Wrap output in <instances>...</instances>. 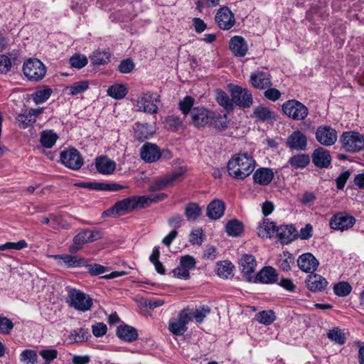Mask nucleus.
I'll list each match as a JSON object with an SVG mask.
<instances>
[{"label":"nucleus","mask_w":364,"mask_h":364,"mask_svg":"<svg viewBox=\"0 0 364 364\" xmlns=\"http://www.w3.org/2000/svg\"><path fill=\"white\" fill-rule=\"evenodd\" d=\"M11 68L10 58L5 55H0V73H7Z\"/></svg>","instance_id":"nucleus-62"},{"label":"nucleus","mask_w":364,"mask_h":364,"mask_svg":"<svg viewBox=\"0 0 364 364\" xmlns=\"http://www.w3.org/2000/svg\"><path fill=\"white\" fill-rule=\"evenodd\" d=\"M282 109L284 114L296 121H302L309 114L308 107L296 100L285 102L282 106Z\"/></svg>","instance_id":"nucleus-6"},{"label":"nucleus","mask_w":364,"mask_h":364,"mask_svg":"<svg viewBox=\"0 0 364 364\" xmlns=\"http://www.w3.org/2000/svg\"><path fill=\"white\" fill-rule=\"evenodd\" d=\"M16 120L18 127L21 129H26L30 125L36 122V119H34V117L28 113V111H26L22 114H18Z\"/></svg>","instance_id":"nucleus-47"},{"label":"nucleus","mask_w":364,"mask_h":364,"mask_svg":"<svg viewBox=\"0 0 364 364\" xmlns=\"http://www.w3.org/2000/svg\"><path fill=\"white\" fill-rule=\"evenodd\" d=\"M110 57L111 54L107 51L95 50L92 53L91 60L94 65H101L109 62Z\"/></svg>","instance_id":"nucleus-45"},{"label":"nucleus","mask_w":364,"mask_h":364,"mask_svg":"<svg viewBox=\"0 0 364 364\" xmlns=\"http://www.w3.org/2000/svg\"><path fill=\"white\" fill-rule=\"evenodd\" d=\"M210 311V309L208 306H203L196 309L194 311L188 313L191 315V320L195 318L198 323H201Z\"/></svg>","instance_id":"nucleus-52"},{"label":"nucleus","mask_w":364,"mask_h":364,"mask_svg":"<svg viewBox=\"0 0 364 364\" xmlns=\"http://www.w3.org/2000/svg\"><path fill=\"white\" fill-rule=\"evenodd\" d=\"M196 259L191 255H185L180 259V265L190 271L196 267Z\"/></svg>","instance_id":"nucleus-59"},{"label":"nucleus","mask_w":364,"mask_h":364,"mask_svg":"<svg viewBox=\"0 0 364 364\" xmlns=\"http://www.w3.org/2000/svg\"><path fill=\"white\" fill-rule=\"evenodd\" d=\"M250 82L255 88L262 90L267 88L264 92V96L267 99L273 100V88H270L272 83L269 75L262 72L252 73L250 76Z\"/></svg>","instance_id":"nucleus-14"},{"label":"nucleus","mask_w":364,"mask_h":364,"mask_svg":"<svg viewBox=\"0 0 364 364\" xmlns=\"http://www.w3.org/2000/svg\"><path fill=\"white\" fill-rule=\"evenodd\" d=\"M140 156L144 161L152 163L161 158V153L158 146L155 144L146 143L140 149Z\"/></svg>","instance_id":"nucleus-20"},{"label":"nucleus","mask_w":364,"mask_h":364,"mask_svg":"<svg viewBox=\"0 0 364 364\" xmlns=\"http://www.w3.org/2000/svg\"><path fill=\"white\" fill-rule=\"evenodd\" d=\"M217 274L223 279H228L232 276L233 266L228 261L220 262L217 264Z\"/></svg>","instance_id":"nucleus-42"},{"label":"nucleus","mask_w":364,"mask_h":364,"mask_svg":"<svg viewBox=\"0 0 364 364\" xmlns=\"http://www.w3.org/2000/svg\"><path fill=\"white\" fill-rule=\"evenodd\" d=\"M90 337L87 328H80L70 331L68 340L70 344L82 343L88 340Z\"/></svg>","instance_id":"nucleus-31"},{"label":"nucleus","mask_w":364,"mask_h":364,"mask_svg":"<svg viewBox=\"0 0 364 364\" xmlns=\"http://www.w3.org/2000/svg\"><path fill=\"white\" fill-rule=\"evenodd\" d=\"M165 127L171 130H176L182 124V120L179 117L171 115L164 119Z\"/></svg>","instance_id":"nucleus-53"},{"label":"nucleus","mask_w":364,"mask_h":364,"mask_svg":"<svg viewBox=\"0 0 364 364\" xmlns=\"http://www.w3.org/2000/svg\"><path fill=\"white\" fill-rule=\"evenodd\" d=\"M39 355L45 360L46 364H50L58 356L55 349H45L39 351Z\"/></svg>","instance_id":"nucleus-58"},{"label":"nucleus","mask_w":364,"mask_h":364,"mask_svg":"<svg viewBox=\"0 0 364 364\" xmlns=\"http://www.w3.org/2000/svg\"><path fill=\"white\" fill-rule=\"evenodd\" d=\"M314 164L320 168H328L331 164V156L328 150L318 147L312 154Z\"/></svg>","instance_id":"nucleus-21"},{"label":"nucleus","mask_w":364,"mask_h":364,"mask_svg":"<svg viewBox=\"0 0 364 364\" xmlns=\"http://www.w3.org/2000/svg\"><path fill=\"white\" fill-rule=\"evenodd\" d=\"M274 232H277V237L282 244H289L298 237L296 228L290 225H282L276 229L274 226Z\"/></svg>","instance_id":"nucleus-22"},{"label":"nucleus","mask_w":364,"mask_h":364,"mask_svg":"<svg viewBox=\"0 0 364 364\" xmlns=\"http://www.w3.org/2000/svg\"><path fill=\"white\" fill-rule=\"evenodd\" d=\"M285 144L291 150L305 151L308 146L307 136L301 131L296 130L287 138Z\"/></svg>","instance_id":"nucleus-15"},{"label":"nucleus","mask_w":364,"mask_h":364,"mask_svg":"<svg viewBox=\"0 0 364 364\" xmlns=\"http://www.w3.org/2000/svg\"><path fill=\"white\" fill-rule=\"evenodd\" d=\"M186 171V168L179 167L173 172L157 178L150 184L149 191H157L165 189L167 187L173 186L175 181L183 179Z\"/></svg>","instance_id":"nucleus-7"},{"label":"nucleus","mask_w":364,"mask_h":364,"mask_svg":"<svg viewBox=\"0 0 364 364\" xmlns=\"http://www.w3.org/2000/svg\"><path fill=\"white\" fill-rule=\"evenodd\" d=\"M239 264L243 276L247 282H252L255 278V271L257 262L252 255H244L240 259Z\"/></svg>","instance_id":"nucleus-17"},{"label":"nucleus","mask_w":364,"mask_h":364,"mask_svg":"<svg viewBox=\"0 0 364 364\" xmlns=\"http://www.w3.org/2000/svg\"><path fill=\"white\" fill-rule=\"evenodd\" d=\"M195 99L191 96H186L178 103V107L184 116L191 114L192 109L194 108Z\"/></svg>","instance_id":"nucleus-46"},{"label":"nucleus","mask_w":364,"mask_h":364,"mask_svg":"<svg viewBox=\"0 0 364 364\" xmlns=\"http://www.w3.org/2000/svg\"><path fill=\"white\" fill-rule=\"evenodd\" d=\"M146 200L143 197L132 196L117 201L114 205L107 210L104 214L109 216L118 217L138 208H143V203Z\"/></svg>","instance_id":"nucleus-2"},{"label":"nucleus","mask_w":364,"mask_h":364,"mask_svg":"<svg viewBox=\"0 0 364 364\" xmlns=\"http://www.w3.org/2000/svg\"><path fill=\"white\" fill-rule=\"evenodd\" d=\"M165 193H159L155 195H151L149 196H142L146 201L141 202L143 203V208L149 206L152 203L161 201L166 198Z\"/></svg>","instance_id":"nucleus-60"},{"label":"nucleus","mask_w":364,"mask_h":364,"mask_svg":"<svg viewBox=\"0 0 364 364\" xmlns=\"http://www.w3.org/2000/svg\"><path fill=\"white\" fill-rule=\"evenodd\" d=\"M58 136L52 130L43 131L41 134L40 141L45 148H51L56 142Z\"/></svg>","instance_id":"nucleus-36"},{"label":"nucleus","mask_w":364,"mask_h":364,"mask_svg":"<svg viewBox=\"0 0 364 364\" xmlns=\"http://www.w3.org/2000/svg\"><path fill=\"white\" fill-rule=\"evenodd\" d=\"M134 130L135 139L140 141L149 139L154 133V129L147 123H135Z\"/></svg>","instance_id":"nucleus-26"},{"label":"nucleus","mask_w":364,"mask_h":364,"mask_svg":"<svg viewBox=\"0 0 364 364\" xmlns=\"http://www.w3.org/2000/svg\"><path fill=\"white\" fill-rule=\"evenodd\" d=\"M272 311H262L256 314L255 318L257 321L264 325H269L273 322Z\"/></svg>","instance_id":"nucleus-56"},{"label":"nucleus","mask_w":364,"mask_h":364,"mask_svg":"<svg viewBox=\"0 0 364 364\" xmlns=\"http://www.w3.org/2000/svg\"><path fill=\"white\" fill-rule=\"evenodd\" d=\"M160 102L156 93L146 92L139 97L136 101L137 110L149 114H156L159 111L157 103Z\"/></svg>","instance_id":"nucleus-8"},{"label":"nucleus","mask_w":364,"mask_h":364,"mask_svg":"<svg viewBox=\"0 0 364 364\" xmlns=\"http://www.w3.org/2000/svg\"><path fill=\"white\" fill-rule=\"evenodd\" d=\"M259 281L262 283L273 282V268L272 267H266L262 269L256 275L252 282Z\"/></svg>","instance_id":"nucleus-37"},{"label":"nucleus","mask_w":364,"mask_h":364,"mask_svg":"<svg viewBox=\"0 0 364 364\" xmlns=\"http://www.w3.org/2000/svg\"><path fill=\"white\" fill-rule=\"evenodd\" d=\"M116 333L120 339L129 343L136 341L138 338V333L136 328L128 325L119 326Z\"/></svg>","instance_id":"nucleus-29"},{"label":"nucleus","mask_w":364,"mask_h":364,"mask_svg":"<svg viewBox=\"0 0 364 364\" xmlns=\"http://www.w3.org/2000/svg\"><path fill=\"white\" fill-rule=\"evenodd\" d=\"M51 93L52 90L50 88L44 87L33 93L32 98L36 104H41L45 102L50 97Z\"/></svg>","instance_id":"nucleus-49"},{"label":"nucleus","mask_w":364,"mask_h":364,"mask_svg":"<svg viewBox=\"0 0 364 364\" xmlns=\"http://www.w3.org/2000/svg\"><path fill=\"white\" fill-rule=\"evenodd\" d=\"M257 234L262 239H271L273 235V221L264 218L257 227Z\"/></svg>","instance_id":"nucleus-28"},{"label":"nucleus","mask_w":364,"mask_h":364,"mask_svg":"<svg viewBox=\"0 0 364 364\" xmlns=\"http://www.w3.org/2000/svg\"><path fill=\"white\" fill-rule=\"evenodd\" d=\"M229 48L236 57H244L248 51V45L245 38L235 36L230 39Z\"/></svg>","instance_id":"nucleus-23"},{"label":"nucleus","mask_w":364,"mask_h":364,"mask_svg":"<svg viewBox=\"0 0 364 364\" xmlns=\"http://www.w3.org/2000/svg\"><path fill=\"white\" fill-rule=\"evenodd\" d=\"M185 215L188 220H196L201 215V208L196 203H189L186 205L184 210Z\"/></svg>","instance_id":"nucleus-39"},{"label":"nucleus","mask_w":364,"mask_h":364,"mask_svg":"<svg viewBox=\"0 0 364 364\" xmlns=\"http://www.w3.org/2000/svg\"><path fill=\"white\" fill-rule=\"evenodd\" d=\"M340 143L347 152H359L364 149V136L358 132H344L340 136Z\"/></svg>","instance_id":"nucleus-3"},{"label":"nucleus","mask_w":364,"mask_h":364,"mask_svg":"<svg viewBox=\"0 0 364 364\" xmlns=\"http://www.w3.org/2000/svg\"><path fill=\"white\" fill-rule=\"evenodd\" d=\"M216 100L220 106L223 107L227 110L233 108L234 102L232 98L231 97V99H230L227 93L221 90H216Z\"/></svg>","instance_id":"nucleus-44"},{"label":"nucleus","mask_w":364,"mask_h":364,"mask_svg":"<svg viewBox=\"0 0 364 364\" xmlns=\"http://www.w3.org/2000/svg\"><path fill=\"white\" fill-rule=\"evenodd\" d=\"M225 210V203L220 200H213L207 207V216L212 220H218L223 215Z\"/></svg>","instance_id":"nucleus-27"},{"label":"nucleus","mask_w":364,"mask_h":364,"mask_svg":"<svg viewBox=\"0 0 364 364\" xmlns=\"http://www.w3.org/2000/svg\"><path fill=\"white\" fill-rule=\"evenodd\" d=\"M134 68V63L131 59L123 60L118 66L119 71L122 73H129Z\"/></svg>","instance_id":"nucleus-61"},{"label":"nucleus","mask_w":364,"mask_h":364,"mask_svg":"<svg viewBox=\"0 0 364 364\" xmlns=\"http://www.w3.org/2000/svg\"><path fill=\"white\" fill-rule=\"evenodd\" d=\"M296 262L300 270L311 274L314 273L319 265L318 260L310 252L301 255Z\"/></svg>","instance_id":"nucleus-19"},{"label":"nucleus","mask_w":364,"mask_h":364,"mask_svg":"<svg viewBox=\"0 0 364 364\" xmlns=\"http://www.w3.org/2000/svg\"><path fill=\"white\" fill-rule=\"evenodd\" d=\"M350 176V172L349 171H346L340 174L336 178V187L339 190H342L348 181V178Z\"/></svg>","instance_id":"nucleus-64"},{"label":"nucleus","mask_w":364,"mask_h":364,"mask_svg":"<svg viewBox=\"0 0 364 364\" xmlns=\"http://www.w3.org/2000/svg\"><path fill=\"white\" fill-rule=\"evenodd\" d=\"M306 283L308 289L311 291H321L328 284L326 279L317 274L309 275Z\"/></svg>","instance_id":"nucleus-25"},{"label":"nucleus","mask_w":364,"mask_h":364,"mask_svg":"<svg viewBox=\"0 0 364 364\" xmlns=\"http://www.w3.org/2000/svg\"><path fill=\"white\" fill-rule=\"evenodd\" d=\"M127 94V89L122 84H115L110 86L107 90V95L116 100L124 98Z\"/></svg>","instance_id":"nucleus-40"},{"label":"nucleus","mask_w":364,"mask_h":364,"mask_svg":"<svg viewBox=\"0 0 364 364\" xmlns=\"http://www.w3.org/2000/svg\"><path fill=\"white\" fill-rule=\"evenodd\" d=\"M60 161L65 166L75 171L79 170L83 164L80 152L74 148L62 151Z\"/></svg>","instance_id":"nucleus-12"},{"label":"nucleus","mask_w":364,"mask_h":364,"mask_svg":"<svg viewBox=\"0 0 364 364\" xmlns=\"http://www.w3.org/2000/svg\"><path fill=\"white\" fill-rule=\"evenodd\" d=\"M289 163L294 168H303L309 164L310 157L306 154H297L289 159Z\"/></svg>","instance_id":"nucleus-34"},{"label":"nucleus","mask_w":364,"mask_h":364,"mask_svg":"<svg viewBox=\"0 0 364 364\" xmlns=\"http://www.w3.org/2000/svg\"><path fill=\"white\" fill-rule=\"evenodd\" d=\"M191 123L197 128L210 125L215 119V113L204 107L192 109L190 115Z\"/></svg>","instance_id":"nucleus-9"},{"label":"nucleus","mask_w":364,"mask_h":364,"mask_svg":"<svg viewBox=\"0 0 364 364\" xmlns=\"http://www.w3.org/2000/svg\"><path fill=\"white\" fill-rule=\"evenodd\" d=\"M295 262V258L292 254L289 252H283L279 255L277 259V265L279 269L284 272H288L291 269V266Z\"/></svg>","instance_id":"nucleus-33"},{"label":"nucleus","mask_w":364,"mask_h":364,"mask_svg":"<svg viewBox=\"0 0 364 364\" xmlns=\"http://www.w3.org/2000/svg\"><path fill=\"white\" fill-rule=\"evenodd\" d=\"M316 141L323 146H331L338 139V134L335 129L328 125L318 126L315 132Z\"/></svg>","instance_id":"nucleus-13"},{"label":"nucleus","mask_w":364,"mask_h":364,"mask_svg":"<svg viewBox=\"0 0 364 364\" xmlns=\"http://www.w3.org/2000/svg\"><path fill=\"white\" fill-rule=\"evenodd\" d=\"M327 337L332 341L338 345H343L346 341V336L341 329L334 328L329 330L327 333Z\"/></svg>","instance_id":"nucleus-48"},{"label":"nucleus","mask_w":364,"mask_h":364,"mask_svg":"<svg viewBox=\"0 0 364 364\" xmlns=\"http://www.w3.org/2000/svg\"><path fill=\"white\" fill-rule=\"evenodd\" d=\"M38 359L37 352L32 349H25L19 355V360L23 364H36Z\"/></svg>","instance_id":"nucleus-43"},{"label":"nucleus","mask_w":364,"mask_h":364,"mask_svg":"<svg viewBox=\"0 0 364 364\" xmlns=\"http://www.w3.org/2000/svg\"><path fill=\"white\" fill-rule=\"evenodd\" d=\"M92 333L96 337L102 336L107 331V327L104 323H97L92 327Z\"/></svg>","instance_id":"nucleus-63"},{"label":"nucleus","mask_w":364,"mask_h":364,"mask_svg":"<svg viewBox=\"0 0 364 364\" xmlns=\"http://www.w3.org/2000/svg\"><path fill=\"white\" fill-rule=\"evenodd\" d=\"M87 63V58L83 55L76 54L70 58L71 66L77 69L85 67Z\"/></svg>","instance_id":"nucleus-54"},{"label":"nucleus","mask_w":364,"mask_h":364,"mask_svg":"<svg viewBox=\"0 0 364 364\" xmlns=\"http://www.w3.org/2000/svg\"><path fill=\"white\" fill-rule=\"evenodd\" d=\"M89 87V82L87 80H82L74 82L73 85L66 87V90L69 91L72 95H77L87 90Z\"/></svg>","instance_id":"nucleus-50"},{"label":"nucleus","mask_w":364,"mask_h":364,"mask_svg":"<svg viewBox=\"0 0 364 364\" xmlns=\"http://www.w3.org/2000/svg\"><path fill=\"white\" fill-rule=\"evenodd\" d=\"M51 257L58 260L60 264H65L67 267H77L84 264L83 259L70 255H55Z\"/></svg>","instance_id":"nucleus-30"},{"label":"nucleus","mask_w":364,"mask_h":364,"mask_svg":"<svg viewBox=\"0 0 364 364\" xmlns=\"http://www.w3.org/2000/svg\"><path fill=\"white\" fill-rule=\"evenodd\" d=\"M352 291V287L346 282H340L333 287L335 294L338 296L344 297L350 294Z\"/></svg>","instance_id":"nucleus-51"},{"label":"nucleus","mask_w":364,"mask_h":364,"mask_svg":"<svg viewBox=\"0 0 364 364\" xmlns=\"http://www.w3.org/2000/svg\"><path fill=\"white\" fill-rule=\"evenodd\" d=\"M252 117L257 121L264 122L272 118V112L269 108L260 105L254 108Z\"/></svg>","instance_id":"nucleus-41"},{"label":"nucleus","mask_w":364,"mask_h":364,"mask_svg":"<svg viewBox=\"0 0 364 364\" xmlns=\"http://www.w3.org/2000/svg\"><path fill=\"white\" fill-rule=\"evenodd\" d=\"M227 168L230 176L244 179L255 169V161L247 154H238L229 160Z\"/></svg>","instance_id":"nucleus-1"},{"label":"nucleus","mask_w":364,"mask_h":364,"mask_svg":"<svg viewBox=\"0 0 364 364\" xmlns=\"http://www.w3.org/2000/svg\"><path fill=\"white\" fill-rule=\"evenodd\" d=\"M27 247V242L24 240H19L17 242H9L0 245V251L7 250H21Z\"/></svg>","instance_id":"nucleus-55"},{"label":"nucleus","mask_w":364,"mask_h":364,"mask_svg":"<svg viewBox=\"0 0 364 364\" xmlns=\"http://www.w3.org/2000/svg\"><path fill=\"white\" fill-rule=\"evenodd\" d=\"M215 22L220 28L229 30L234 26L235 19L229 8L224 6L218 11L215 15Z\"/></svg>","instance_id":"nucleus-18"},{"label":"nucleus","mask_w":364,"mask_h":364,"mask_svg":"<svg viewBox=\"0 0 364 364\" xmlns=\"http://www.w3.org/2000/svg\"><path fill=\"white\" fill-rule=\"evenodd\" d=\"M86 230H82L73 237V245L69 247V252L76 253L84 244L89 243Z\"/></svg>","instance_id":"nucleus-35"},{"label":"nucleus","mask_w":364,"mask_h":364,"mask_svg":"<svg viewBox=\"0 0 364 364\" xmlns=\"http://www.w3.org/2000/svg\"><path fill=\"white\" fill-rule=\"evenodd\" d=\"M95 168L98 173L103 175H110L116 169L117 164L114 161L107 156H101L95 159Z\"/></svg>","instance_id":"nucleus-24"},{"label":"nucleus","mask_w":364,"mask_h":364,"mask_svg":"<svg viewBox=\"0 0 364 364\" xmlns=\"http://www.w3.org/2000/svg\"><path fill=\"white\" fill-rule=\"evenodd\" d=\"M355 223V218L345 213H338L333 215L329 223L331 228L344 231L351 228Z\"/></svg>","instance_id":"nucleus-16"},{"label":"nucleus","mask_w":364,"mask_h":364,"mask_svg":"<svg viewBox=\"0 0 364 364\" xmlns=\"http://www.w3.org/2000/svg\"><path fill=\"white\" fill-rule=\"evenodd\" d=\"M230 94L234 104L241 107L247 108L252 105V95L247 88L232 85L230 86Z\"/></svg>","instance_id":"nucleus-11"},{"label":"nucleus","mask_w":364,"mask_h":364,"mask_svg":"<svg viewBox=\"0 0 364 364\" xmlns=\"http://www.w3.org/2000/svg\"><path fill=\"white\" fill-rule=\"evenodd\" d=\"M24 75L30 80L38 82L41 80L46 74L45 65L37 58H28L23 65Z\"/></svg>","instance_id":"nucleus-5"},{"label":"nucleus","mask_w":364,"mask_h":364,"mask_svg":"<svg viewBox=\"0 0 364 364\" xmlns=\"http://www.w3.org/2000/svg\"><path fill=\"white\" fill-rule=\"evenodd\" d=\"M67 302L70 306L82 312L89 311L93 304L89 295L76 289H69Z\"/></svg>","instance_id":"nucleus-4"},{"label":"nucleus","mask_w":364,"mask_h":364,"mask_svg":"<svg viewBox=\"0 0 364 364\" xmlns=\"http://www.w3.org/2000/svg\"><path fill=\"white\" fill-rule=\"evenodd\" d=\"M243 230L242 223L237 220H231L225 225V231L232 237L239 236Z\"/></svg>","instance_id":"nucleus-38"},{"label":"nucleus","mask_w":364,"mask_h":364,"mask_svg":"<svg viewBox=\"0 0 364 364\" xmlns=\"http://www.w3.org/2000/svg\"><path fill=\"white\" fill-rule=\"evenodd\" d=\"M253 178L255 182L257 183L260 185H267L272 180L273 173L271 169L261 168L255 172Z\"/></svg>","instance_id":"nucleus-32"},{"label":"nucleus","mask_w":364,"mask_h":364,"mask_svg":"<svg viewBox=\"0 0 364 364\" xmlns=\"http://www.w3.org/2000/svg\"><path fill=\"white\" fill-rule=\"evenodd\" d=\"M191 321V315L188 310L183 309L180 311L176 318L169 321L168 330L173 335L181 336L187 331V324Z\"/></svg>","instance_id":"nucleus-10"},{"label":"nucleus","mask_w":364,"mask_h":364,"mask_svg":"<svg viewBox=\"0 0 364 364\" xmlns=\"http://www.w3.org/2000/svg\"><path fill=\"white\" fill-rule=\"evenodd\" d=\"M14 328V323L9 318L0 316V333L8 335Z\"/></svg>","instance_id":"nucleus-57"}]
</instances>
